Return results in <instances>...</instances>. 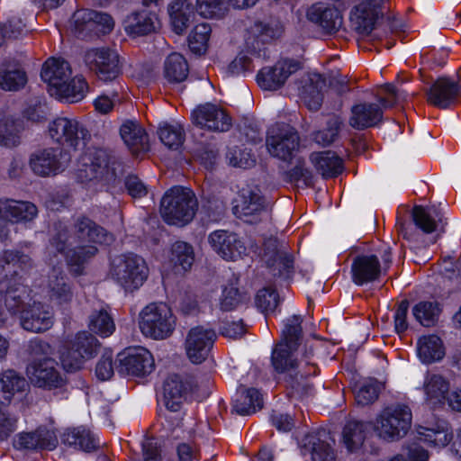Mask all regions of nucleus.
Returning a JSON list of instances; mask_svg holds the SVG:
<instances>
[{"mask_svg": "<svg viewBox=\"0 0 461 461\" xmlns=\"http://www.w3.org/2000/svg\"><path fill=\"white\" fill-rule=\"evenodd\" d=\"M424 391L432 404H441L446 402L449 383L441 375L428 374L424 381Z\"/></svg>", "mask_w": 461, "mask_h": 461, "instance_id": "45", "label": "nucleus"}, {"mask_svg": "<svg viewBox=\"0 0 461 461\" xmlns=\"http://www.w3.org/2000/svg\"><path fill=\"white\" fill-rule=\"evenodd\" d=\"M242 302V295L234 284L224 286L220 297V308L228 312L235 309Z\"/></svg>", "mask_w": 461, "mask_h": 461, "instance_id": "60", "label": "nucleus"}, {"mask_svg": "<svg viewBox=\"0 0 461 461\" xmlns=\"http://www.w3.org/2000/svg\"><path fill=\"white\" fill-rule=\"evenodd\" d=\"M198 14L204 18H221L229 9L228 0H196Z\"/></svg>", "mask_w": 461, "mask_h": 461, "instance_id": "55", "label": "nucleus"}, {"mask_svg": "<svg viewBox=\"0 0 461 461\" xmlns=\"http://www.w3.org/2000/svg\"><path fill=\"white\" fill-rule=\"evenodd\" d=\"M157 14L155 10L143 9L130 14L123 22L127 34L137 37L147 35L155 31Z\"/></svg>", "mask_w": 461, "mask_h": 461, "instance_id": "33", "label": "nucleus"}, {"mask_svg": "<svg viewBox=\"0 0 461 461\" xmlns=\"http://www.w3.org/2000/svg\"><path fill=\"white\" fill-rule=\"evenodd\" d=\"M213 250L226 260H237L246 254V246L234 232L218 230L209 235Z\"/></svg>", "mask_w": 461, "mask_h": 461, "instance_id": "20", "label": "nucleus"}, {"mask_svg": "<svg viewBox=\"0 0 461 461\" xmlns=\"http://www.w3.org/2000/svg\"><path fill=\"white\" fill-rule=\"evenodd\" d=\"M194 260L193 247L184 241H176L172 245L170 261L176 272L187 271Z\"/></svg>", "mask_w": 461, "mask_h": 461, "instance_id": "47", "label": "nucleus"}, {"mask_svg": "<svg viewBox=\"0 0 461 461\" xmlns=\"http://www.w3.org/2000/svg\"><path fill=\"white\" fill-rule=\"evenodd\" d=\"M88 90V85L83 77L69 78L54 95L59 98H65L72 103L82 100Z\"/></svg>", "mask_w": 461, "mask_h": 461, "instance_id": "49", "label": "nucleus"}, {"mask_svg": "<svg viewBox=\"0 0 461 461\" xmlns=\"http://www.w3.org/2000/svg\"><path fill=\"white\" fill-rule=\"evenodd\" d=\"M27 82L23 70L11 63H3L0 67V88L5 91H18Z\"/></svg>", "mask_w": 461, "mask_h": 461, "instance_id": "44", "label": "nucleus"}, {"mask_svg": "<svg viewBox=\"0 0 461 461\" xmlns=\"http://www.w3.org/2000/svg\"><path fill=\"white\" fill-rule=\"evenodd\" d=\"M381 386L375 379H365L355 385V399L358 405H368L378 398Z\"/></svg>", "mask_w": 461, "mask_h": 461, "instance_id": "50", "label": "nucleus"}, {"mask_svg": "<svg viewBox=\"0 0 461 461\" xmlns=\"http://www.w3.org/2000/svg\"><path fill=\"white\" fill-rule=\"evenodd\" d=\"M227 158L233 167L249 168L255 165L254 156L247 149H233L227 153Z\"/></svg>", "mask_w": 461, "mask_h": 461, "instance_id": "62", "label": "nucleus"}, {"mask_svg": "<svg viewBox=\"0 0 461 461\" xmlns=\"http://www.w3.org/2000/svg\"><path fill=\"white\" fill-rule=\"evenodd\" d=\"M326 79L320 74L309 75L299 88L300 95L310 110H318L323 100Z\"/></svg>", "mask_w": 461, "mask_h": 461, "instance_id": "34", "label": "nucleus"}, {"mask_svg": "<svg viewBox=\"0 0 461 461\" xmlns=\"http://www.w3.org/2000/svg\"><path fill=\"white\" fill-rule=\"evenodd\" d=\"M47 289L50 301L59 306L67 307L73 300L71 284L59 268L53 267L49 274Z\"/></svg>", "mask_w": 461, "mask_h": 461, "instance_id": "27", "label": "nucleus"}, {"mask_svg": "<svg viewBox=\"0 0 461 461\" xmlns=\"http://www.w3.org/2000/svg\"><path fill=\"white\" fill-rule=\"evenodd\" d=\"M307 16L311 22L318 24L327 33L336 32L342 26V15L336 8L312 5Z\"/></svg>", "mask_w": 461, "mask_h": 461, "instance_id": "35", "label": "nucleus"}, {"mask_svg": "<svg viewBox=\"0 0 461 461\" xmlns=\"http://www.w3.org/2000/svg\"><path fill=\"white\" fill-rule=\"evenodd\" d=\"M302 321L299 315H294L286 320L281 339L274 348L271 357L275 370L285 375L287 386L294 394L300 397L312 390L307 377L315 375L318 370L312 347L304 346L301 358H294L303 336Z\"/></svg>", "mask_w": 461, "mask_h": 461, "instance_id": "1", "label": "nucleus"}, {"mask_svg": "<svg viewBox=\"0 0 461 461\" xmlns=\"http://www.w3.org/2000/svg\"><path fill=\"white\" fill-rule=\"evenodd\" d=\"M25 352L29 357L26 375L32 384L48 390L60 388L65 384L66 379L53 357L54 348L49 342L41 339H31Z\"/></svg>", "mask_w": 461, "mask_h": 461, "instance_id": "3", "label": "nucleus"}, {"mask_svg": "<svg viewBox=\"0 0 461 461\" xmlns=\"http://www.w3.org/2000/svg\"><path fill=\"white\" fill-rule=\"evenodd\" d=\"M149 269L144 259L133 253L115 257L112 261V277L126 291L139 289L148 277Z\"/></svg>", "mask_w": 461, "mask_h": 461, "instance_id": "7", "label": "nucleus"}, {"mask_svg": "<svg viewBox=\"0 0 461 461\" xmlns=\"http://www.w3.org/2000/svg\"><path fill=\"white\" fill-rule=\"evenodd\" d=\"M282 32V26L277 21L256 22L247 30L246 46L253 51L259 50L262 45L278 38Z\"/></svg>", "mask_w": 461, "mask_h": 461, "instance_id": "25", "label": "nucleus"}, {"mask_svg": "<svg viewBox=\"0 0 461 461\" xmlns=\"http://www.w3.org/2000/svg\"><path fill=\"white\" fill-rule=\"evenodd\" d=\"M189 68L184 56L177 52L169 54L163 66V77L170 84L185 81L188 76Z\"/></svg>", "mask_w": 461, "mask_h": 461, "instance_id": "38", "label": "nucleus"}, {"mask_svg": "<svg viewBox=\"0 0 461 461\" xmlns=\"http://www.w3.org/2000/svg\"><path fill=\"white\" fill-rule=\"evenodd\" d=\"M21 324L26 330L43 332L53 325V313L49 306L34 302L23 310Z\"/></svg>", "mask_w": 461, "mask_h": 461, "instance_id": "24", "label": "nucleus"}, {"mask_svg": "<svg viewBox=\"0 0 461 461\" xmlns=\"http://www.w3.org/2000/svg\"><path fill=\"white\" fill-rule=\"evenodd\" d=\"M233 212L241 221L256 224L268 218V205L258 186L247 185L240 190Z\"/></svg>", "mask_w": 461, "mask_h": 461, "instance_id": "9", "label": "nucleus"}, {"mask_svg": "<svg viewBox=\"0 0 461 461\" xmlns=\"http://www.w3.org/2000/svg\"><path fill=\"white\" fill-rule=\"evenodd\" d=\"M85 62L97 78L104 82L114 80L122 72V63L118 52L108 47L87 50L85 55Z\"/></svg>", "mask_w": 461, "mask_h": 461, "instance_id": "12", "label": "nucleus"}, {"mask_svg": "<svg viewBox=\"0 0 461 461\" xmlns=\"http://www.w3.org/2000/svg\"><path fill=\"white\" fill-rule=\"evenodd\" d=\"M13 265L17 267L22 275H19L16 270L14 271L11 280L14 279V286L21 285L23 276L33 267V261L30 256L16 250H5L0 256V266L4 267L5 265Z\"/></svg>", "mask_w": 461, "mask_h": 461, "instance_id": "39", "label": "nucleus"}, {"mask_svg": "<svg viewBox=\"0 0 461 461\" xmlns=\"http://www.w3.org/2000/svg\"><path fill=\"white\" fill-rule=\"evenodd\" d=\"M342 438L349 452L358 449L365 440L364 423L357 420L348 422L343 429Z\"/></svg>", "mask_w": 461, "mask_h": 461, "instance_id": "51", "label": "nucleus"}, {"mask_svg": "<svg viewBox=\"0 0 461 461\" xmlns=\"http://www.w3.org/2000/svg\"><path fill=\"white\" fill-rule=\"evenodd\" d=\"M0 382L3 392L9 394L6 398H10L15 393L24 391L27 386L26 380L14 370H7L3 373Z\"/></svg>", "mask_w": 461, "mask_h": 461, "instance_id": "59", "label": "nucleus"}, {"mask_svg": "<svg viewBox=\"0 0 461 461\" xmlns=\"http://www.w3.org/2000/svg\"><path fill=\"white\" fill-rule=\"evenodd\" d=\"M310 160L317 172L325 178L337 176L343 170L342 159L330 150L313 152Z\"/></svg>", "mask_w": 461, "mask_h": 461, "instance_id": "36", "label": "nucleus"}, {"mask_svg": "<svg viewBox=\"0 0 461 461\" xmlns=\"http://www.w3.org/2000/svg\"><path fill=\"white\" fill-rule=\"evenodd\" d=\"M352 280L357 285L377 280L383 272L378 258L373 254L356 257L351 265Z\"/></svg>", "mask_w": 461, "mask_h": 461, "instance_id": "26", "label": "nucleus"}, {"mask_svg": "<svg viewBox=\"0 0 461 461\" xmlns=\"http://www.w3.org/2000/svg\"><path fill=\"white\" fill-rule=\"evenodd\" d=\"M461 95V86L448 77L438 78L427 90V101L431 105L447 109L456 103Z\"/></svg>", "mask_w": 461, "mask_h": 461, "instance_id": "21", "label": "nucleus"}, {"mask_svg": "<svg viewBox=\"0 0 461 461\" xmlns=\"http://www.w3.org/2000/svg\"><path fill=\"white\" fill-rule=\"evenodd\" d=\"M286 180L294 183L302 180L306 185L312 183V172L304 167L303 163L299 162L291 170L285 173Z\"/></svg>", "mask_w": 461, "mask_h": 461, "instance_id": "64", "label": "nucleus"}, {"mask_svg": "<svg viewBox=\"0 0 461 461\" xmlns=\"http://www.w3.org/2000/svg\"><path fill=\"white\" fill-rule=\"evenodd\" d=\"M384 0H360L350 13L352 28L361 35H368L374 29L378 10Z\"/></svg>", "mask_w": 461, "mask_h": 461, "instance_id": "22", "label": "nucleus"}, {"mask_svg": "<svg viewBox=\"0 0 461 461\" xmlns=\"http://www.w3.org/2000/svg\"><path fill=\"white\" fill-rule=\"evenodd\" d=\"M69 64L61 59H50L43 65L41 77L49 86V92L54 95L59 89L70 78Z\"/></svg>", "mask_w": 461, "mask_h": 461, "instance_id": "28", "label": "nucleus"}, {"mask_svg": "<svg viewBox=\"0 0 461 461\" xmlns=\"http://www.w3.org/2000/svg\"><path fill=\"white\" fill-rule=\"evenodd\" d=\"M412 413L405 404L384 408L376 417L374 430L383 440L397 441L405 437L411 427Z\"/></svg>", "mask_w": 461, "mask_h": 461, "instance_id": "5", "label": "nucleus"}, {"mask_svg": "<svg viewBox=\"0 0 461 461\" xmlns=\"http://www.w3.org/2000/svg\"><path fill=\"white\" fill-rule=\"evenodd\" d=\"M16 445L20 448L52 450L58 445V438L53 430L40 427L35 431L21 434Z\"/></svg>", "mask_w": 461, "mask_h": 461, "instance_id": "32", "label": "nucleus"}, {"mask_svg": "<svg viewBox=\"0 0 461 461\" xmlns=\"http://www.w3.org/2000/svg\"><path fill=\"white\" fill-rule=\"evenodd\" d=\"M211 26L207 23H202L193 29L189 37V48L195 53L205 51L211 34Z\"/></svg>", "mask_w": 461, "mask_h": 461, "instance_id": "56", "label": "nucleus"}, {"mask_svg": "<svg viewBox=\"0 0 461 461\" xmlns=\"http://www.w3.org/2000/svg\"><path fill=\"white\" fill-rule=\"evenodd\" d=\"M198 203L194 193L183 186H173L161 199L160 213L168 224L185 225L195 215Z\"/></svg>", "mask_w": 461, "mask_h": 461, "instance_id": "4", "label": "nucleus"}, {"mask_svg": "<svg viewBox=\"0 0 461 461\" xmlns=\"http://www.w3.org/2000/svg\"><path fill=\"white\" fill-rule=\"evenodd\" d=\"M342 121L337 116L329 119L327 127L313 134V140L319 145L329 146L335 141L339 136Z\"/></svg>", "mask_w": 461, "mask_h": 461, "instance_id": "57", "label": "nucleus"}, {"mask_svg": "<svg viewBox=\"0 0 461 461\" xmlns=\"http://www.w3.org/2000/svg\"><path fill=\"white\" fill-rule=\"evenodd\" d=\"M120 135L134 155L147 152L149 149L148 135L143 127L136 121L124 122L120 128Z\"/></svg>", "mask_w": 461, "mask_h": 461, "instance_id": "31", "label": "nucleus"}, {"mask_svg": "<svg viewBox=\"0 0 461 461\" xmlns=\"http://www.w3.org/2000/svg\"><path fill=\"white\" fill-rule=\"evenodd\" d=\"M417 352L421 362L431 364L444 357L445 348L439 337L428 335L422 336L418 339Z\"/></svg>", "mask_w": 461, "mask_h": 461, "instance_id": "37", "label": "nucleus"}, {"mask_svg": "<svg viewBox=\"0 0 461 461\" xmlns=\"http://www.w3.org/2000/svg\"><path fill=\"white\" fill-rule=\"evenodd\" d=\"M193 122L211 131H227L231 126V119L219 105L207 103L199 105L192 113Z\"/></svg>", "mask_w": 461, "mask_h": 461, "instance_id": "17", "label": "nucleus"}, {"mask_svg": "<svg viewBox=\"0 0 461 461\" xmlns=\"http://www.w3.org/2000/svg\"><path fill=\"white\" fill-rule=\"evenodd\" d=\"M88 327L101 337H109L115 330L113 318L104 307L94 310L89 315Z\"/></svg>", "mask_w": 461, "mask_h": 461, "instance_id": "48", "label": "nucleus"}, {"mask_svg": "<svg viewBox=\"0 0 461 461\" xmlns=\"http://www.w3.org/2000/svg\"><path fill=\"white\" fill-rule=\"evenodd\" d=\"M187 384L182 380L179 375H169L163 384V402L167 410L173 415H166V419L172 422L174 426H179L182 419L179 411L185 400L187 393Z\"/></svg>", "mask_w": 461, "mask_h": 461, "instance_id": "16", "label": "nucleus"}, {"mask_svg": "<svg viewBox=\"0 0 461 461\" xmlns=\"http://www.w3.org/2000/svg\"><path fill=\"white\" fill-rule=\"evenodd\" d=\"M309 443L312 461H333L334 453L330 444L317 438H312Z\"/></svg>", "mask_w": 461, "mask_h": 461, "instance_id": "63", "label": "nucleus"}, {"mask_svg": "<svg viewBox=\"0 0 461 461\" xmlns=\"http://www.w3.org/2000/svg\"><path fill=\"white\" fill-rule=\"evenodd\" d=\"M301 68V63L295 59H279L273 66L265 67L258 71L257 83L263 90L276 91Z\"/></svg>", "mask_w": 461, "mask_h": 461, "instance_id": "15", "label": "nucleus"}, {"mask_svg": "<svg viewBox=\"0 0 461 461\" xmlns=\"http://www.w3.org/2000/svg\"><path fill=\"white\" fill-rule=\"evenodd\" d=\"M418 438L431 447H446L453 438L452 434L446 428H420L418 430Z\"/></svg>", "mask_w": 461, "mask_h": 461, "instance_id": "52", "label": "nucleus"}, {"mask_svg": "<svg viewBox=\"0 0 461 461\" xmlns=\"http://www.w3.org/2000/svg\"><path fill=\"white\" fill-rule=\"evenodd\" d=\"M383 111L379 104L360 103L351 107L349 125L356 130L374 127L382 121Z\"/></svg>", "mask_w": 461, "mask_h": 461, "instance_id": "29", "label": "nucleus"}, {"mask_svg": "<svg viewBox=\"0 0 461 461\" xmlns=\"http://www.w3.org/2000/svg\"><path fill=\"white\" fill-rule=\"evenodd\" d=\"M161 142L170 149H179L185 139L184 130L180 125L165 123L158 130Z\"/></svg>", "mask_w": 461, "mask_h": 461, "instance_id": "54", "label": "nucleus"}, {"mask_svg": "<svg viewBox=\"0 0 461 461\" xmlns=\"http://www.w3.org/2000/svg\"><path fill=\"white\" fill-rule=\"evenodd\" d=\"M24 129L23 122L13 116H0V144L14 147L19 143V133Z\"/></svg>", "mask_w": 461, "mask_h": 461, "instance_id": "46", "label": "nucleus"}, {"mask_svg": "<svg viewBox=\"0 0 461 461\" xmlns=\"http://www.w3.org/2000/svg\"><path fill=\"white\" fill-rule=\"evenodd\" d=\"M108 174V157L104 150L95 149L81 158L77 177L81 182L103 179Z\"/></svg>", "mask_w": 461, "mask_h": 461, "instance_id": "23", "label": "nucleus"}, {"mask_svg": "<svg viewBox=\"0 0 461 461\" xmlns=\"http://www.w3.org/2000/svg\"><path fill=\"white\" fill-rule=\"evenodd\" d=\"M62 442L74 446L84 451L90 452L95 449L98 443L90 430L83 427L67 429L62 436Z\"/></svg>", "mask_w": 461, "mask_h": 461, "instance_id": "41", "label": "nucleus"}, {"mask_svg": "<svg viewBox=\"0 0 461 461\" xmlns=\"http://www.w3.org/2000/svg\"><path fill=\"white\" fill-rule=\"evenodd\" d=\"M50 138L74 150L83 149L91 139L87 128L76 119L59 117L49 125Z\"/></svg>", "mask_w": 461, "mask_h": 461, "instance_id": "10", "label": "nucleus"}, {"mask_svg": "<svg viewBox=\"0 0 461 461\" xmlns=\"http://www.w3.org/2000/svg\"><path fill=\"white\" fill-rule=\"evenodd\" d=\"M37 214V207L30 202L8 198L0 199V215L10 221H31Z\"/></svg>", "mask_w": 461, "mask_h": 461, "instance_id": "30", "label": "nucleus"}, {"mask_svg": "<svg viewBox=\"0 0 461 461\" xmlns=\"http://www.w3.org/2000/svg\"><path fill=\"white\" fill-rule=\"evenodd\" d=\"M71 156L59 148L36 150L30 157V167L40 176H51L63 172L69 165Z\"/></svg>", "mask_w": 461, "mask_h": 461, "instance_id": "13", "label": "nucleus"}, {"mask_svg": "<svg viewBox=\"0 0 461 461\" xmlns=\"http://www.w3.org/2000/svg\"><path fill=\"white\" fill-rule=\"evenodd\" d=\"M279 303L277 293L271 288L259 290L256 296V304L263 312H273Z\"/></svg>", "mask_w": 461, "mask_h": 461, "instance_id": "61", "label": "nucleus"}, {"mask_svg": "<svg viewBox=\"0 0 461 461\" xmlns=\"http://www.w3.org/2000/svg\"><path fill=\"white\" fill-rule=\"evenodd\" d=\"M260 257L275 276H286L294 267V259L288 252L287 244L275 237L265 240Z\"/></svg>", "mask_w": 461, "mask_h": 461, "instance_id": "14", "label": "nucleus"}, {"mask_svg": "<svg viewBox=\"0 0 461 461\" xmlns=\"http://www.w3.org/2000/svg\"><path fill=\"white\" fill-rule=\"evenodd\" d=\"M440 312L437 302H420L412 308L415 319L423 326L430 327L437 321Z\"/></svg>", "mask_w": 461, "mask_h": 461, "instance_id": "53", "label": "nucleus"}, {"mask_svg": "<svg viewBox=\"0 0 461 461\" xmlns=\"http://www.w3.org/2000/svg\"><path fill=\"white\" fill-rule=\"evenodd\" d=\"M118 370L122 374L135 376L149 375L155 367V362L151 353L144 348L127 349L120 355Z\"/></svg>", "mask_w": 461, "mask_h": 461, "instance_id": "19", "label": "nucleus"}, {"mask_svg": "<svg viewBox=\"0 0 461 461\" xmlns=\"http://www.w3.org/2000/svg\"><path fill=\"white\" fill-rule=\"evenodd\" d=\"M266 144L270 155L285 161L298 150L300 137L291 125L277 122L268 128Z\"/></svg>", "mask_w": 461, "mask_h": 461, "instance_id": "11", "label": "nucleus"}, {"mask_svg": "<svg viewBox=\"0 0 461 461\" xmlns=\"http://www.w3.org/2000/svg\"><path fill=\"white\" fill-rule=\"evenodd\" d=\"M98 346V340L86 331L78 332L68 339L59 350L64 370L71 373L80 370L85 361L96 354Z\"/></svg>", "mask_w": 461, "mask_h": 461, "instance_id": "8", "label": "nucleus"}, {"mask_svg": "<svg viewBox=\"0 0 461 461\" xmlns=\"http://www.w3.org/2000/svg\"><path fill=\"white\" fill-rule=\"evenodd\" d=\"M216 333L202 326L192 328L186 335L185 348L187 357L194 364L203 362L212 348Z\"/></svg>", "mask_w": 461, "mask_h": 461, "instance_id": "18", "label": "nucleus"}, {"mask_svg": "<svg viewBox=\"0 0 461 461\" xmlns=\"http://www.w3.org/2000/svg\"><path fill=\"white\" fill-rule=\"evenodd\" d=\"M56 230L50 247L64 254L68 264L73 266H80L94 257L98 251L97 244L113 240L111 234L86 217L76 220L72 233L62 223L57 224Z\"/></svg>", "mask_w": 461, "mask_h": 461, "instance_id": "2", "label": "nucleus"}, {"mask_svg": "<svg viewBox=\"0 0 461 461\" xmlns=\"http://www.w3.org/2000/svg\"><path fill=\"white\" fill-rule=\"evenodd\" d=\"M11 283L12 280L7 279L0 284V290L3 291L5 289V306L11 313L22 314L23 310H25L26 308H24L21 294H16L18 292V287L13 288V285H11Z\"/></svg>", "mask_w": 461, "mask_h": 461, "instance_id": "58", "label": "nucleus"}, {"mask_svg": "<svg viewBox=\"0 0 461 461\" xmlns=\"http://www.w3.org/2000/svg\"><path fill=\"white\" fill-rule=\"evenodd\" d=\"M139 327L145 337L165 339L176 327V317L165 303H150L140 312Z\"/></svg>", "mask_w": 461, "mask_h": 461, "instance_id": "6", "label": "nucleus"}, {"mask_svg": "<svg viewBox=\"0 0 461 461\" xmlns=\"http://www.w3.org/2000/svg\"><path fill=\"white\" fill-rule=\"evenodd\" d=\"M262 406V396L257 389L240 388L234 401L233 410L240 415H250L260 410Z\"/></svg>", "mask_w": 461, "mask_h": 461, "instance_id": "40", "label": "nucleus"}, {"mask_svg": "<svg viewBox=\"0 0 461 461\" xmlns=\"http://www.w3.org/2000/svg\"><path fill=\"white\" fill-rule=\"evenodd\" d=\"M168 14L174 32L181 34L189 25L193 14L192 4L187 0H176L168 6Z\"/></svg>", "mask_w": 461, "mask_h": 461, "instance_id": "42", "label": "nucleus"}, {"mask_svg": "<svg viewBox=\"0 0 461 461\" xmlns=\"http://www.w3.org/2000/svg\"><path fill=\"white\" fill-rule=\"evenodd\" d=\"M411 216L415 225L425 233H431L437 230L440 223L443 224L441 213L434 207L426 209L420 205L414 206Z\"/></svg>", "mask_w": 461, "mask_h": 461, "instance_id": "43", "label": "nucleus"}]
</instances>
